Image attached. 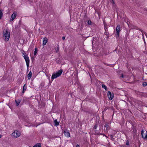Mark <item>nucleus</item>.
I'll return each instance as SVG.
<instances>
[{
  "label": "nucleus",
  "mask_w": 147,
  "mask_h": 147,
  "mask_svg": "<svg viewBox=\"0 0 147 147\" xmlns=\"http://www.w3.org/2000/svg\"><path fill=\"white\" fill-rule=\"evenodd\" d=\"M105 127L106 128L105 129V128L104 129L105 131H108L109 129V124L108 123H106L105 125Z\"/></svg>",
  "instance_id": "obj_11"
},
{
  "label": "nucleus",
  "mask_w": 147,
  "mask_h": 147,
  "mask_svg": "<svg viewBox=\"0 0 147 147\" xmlns=\"http://www.w3.org/2000/svg\"><path fill=\"white\" fill-rule=\"evenodd\" d=\"M64 134L66 137L67 138L70 137V135L69 132L67 131V130H65L64 131Z\"/></svg>",
  "instance_id": "obj_10"
},
{
  "label": "nucleus",
  "mask_w": 147,
  "mask_h": 147,
  "mask_svg": "<svg viewBox=\"0 0 147 147\" xmlns=\"http://www.w3.org/2000/svg\"><path fill=\"white\" fill-rule=\"evenodd\" d=\"M63 70L62 69L59 70L58 71L56 72V73L53 74L51 77V78L52 80L57 78L58 77L60 76L63 72Z\"/></svg>",
  "instance_id": "obj_1"
},
{
  "label": "nucleus",
  "mask_w": 147,
  "mask_h": 147,
  "mask_svg": "<svg viewBox=\"0 0 147 147\" xmlns=\"http://www.w3.org/2000/svg\"><path fill=\"white\" fill-rule=\"evenodd\" d=\"M116 37H118L119 36L120 32L121 31L120 26L119 24H118L116 28Z\"/></svg>",
  "instance_id": "obj_6"
},
{
  "label": "nucleus",
  "mask_w": 147,
  "mask_h": 147,
  "mask_svg": "<svg viewBox=\"0 0 147 147\" xmlns=\"http://www.w3.org/2000/svg\"><path fill=\"white\" fill-rule=\"evenodd\" d=\"M3 16V13L1 11V10L0 11V19H1L2 16Z\"/></svg>",
  "instance_id": "obj_20"
},
{
  "label": "nucleus",
  "mask_w": 147,
  "mask_h": 147,
  "mask_svg": "<svg viewBox=\"0 0 147 147\" xmlns=\"http://www.w3.org/2000/svg\"><path fill=\"white\" fill-rule=\"evenodd\" d=\"M37 52V48H36L35 49V50L34 51V55H35L36 54Z\"/></svg>",
  "instance_id": "obj_21"
},
{
  "label": "nucleus",
  "mask_w": 147,
  "mask_h": 147,
  "mask_svg": "<svg viewBox=\"0 0 147 147\" xmlns=\"http://www.w3.org/2000/svg\"><path fill=\"white\" fill-rule=\"evenodd\" d=\"M129 141H127L126 142V144L127 145H129Z\"/></svg>",
  "instance_id": "obj_26"
},
{
  "label": "nucleus",
  "mask_w": 147,
  "mask_h": 147,
  "mask_svg": "<svg viewBox=\"0 0 147 147\" xmlns=\"http://www.w3.org/2000/svg\"><path fill=\"white\" fill-rule=\"evenodd\" d=\"M26 88H27V86H26V84H25L24 85L23 87V91H22L23 93H24L25 92V91L26 90Z\"/></svg>",
  "instance_id": "obj_15"
},
{
  "label": "nucleus",
  "mask_w": 147,
  "mask_h": 147,
  "mask_svg": "<svg viewBox=\"0 0 147 147\" xmlns=\"http://www.w3.org/2000/svg\"><path fill=\"white\" fill-rule=\"evenodd\" d=\"M56 63L57 64H59L61 63V61L59 59L57 61Z\"/></svg>",
  "instance_id": "obj_25"
},
{
  "label": "nucleus",
  "mask_w": 147,
  "mask_h": 147,
  "mask_svg": "<svg viewBox=\"0 0 147 147\" xmlns=\"http://www.w3.org/2000/svg\"><path fill=\"white\" fill-rule=\"evenodd\" d=\"M113 135H111V136L110 137L111 138V137H113Z\"/></svg>",
  "instance_id": "obj_35"
},
{
  "label": "nucleus",
  "mask_w": 147,
  "mask_h": 147,
  "mask_svg": "<svg viewBox=\"0 0 147 147\" xmlns=\"http://www.w3.org/2000/svg\"><path fill=\"white\" fill-rule=\"evenodd\" d=\"M92 22L90 20H88V25H91L92 24Z\"/></svg>",
  "instance_id": "obj_24"
},
{
  "label": "nucleus",
  "mask_w": 147,
  "mask_h": 147,
  "mask_svg": "<svg viewBox=\"0 0 147 147\" xmlns=\"http://www.w3.org/2000/svg\"><path fill=\"white\" fill-rule=\"evenodd\" d=\"M21 101V100L20 99H18V100L16 99L15 100V102L16 104V105L17 106H18Z\"/></svg>",
  "instance_id": "obj_13"
},
{
  "label": "nucleus",
  "mask_w": 147,
  "mask_h": 147,
  "mask_svg": "<svg viewBox=\"0 0 147 147\" xmlns=\"http://www.w3.org/2000/svg\"><path fill=\"white\" fill-rule=\"evenodd\" d=\"M59 50V48L58 47H57V48L56 49V52H57Z\"/></svg>",
  "instance_id": "obj_27"
},
{
  "label": "nucleus",
  "mask_w": 147,
  "mask_h": 147,
  "mask_svg": "<svg viewBox=\"0 0 147 147\" xmlns=\"http://www.w3.org/2000/svg\"><path fill=\"white\" fill-rule=\"evenodd\" d=\"M20 135V132L17 130L15 131L12 134V136L15 138L18 137Z\"/></svg>",
  "instance_id": "obj_5"
},
{
  "label": "nucleus",
  "mask_w": 147,
  "mask_h": 147,
  "mask_svg": "<svg viewBox=\"0 0 147 147\" xmlns=\"http://www.w3.org/2000/svg\"><path fill=\"white\" fill-rule=\"evenodd\" d=\"M3 37L5 38V40L8 41L10 36V33L7 29L4 30L3 32Z\"/></svg>",
  "instance_id": "obj_2"
},
{
  "label": "nucleus",
  "mask_w": 147,
  "mask_h": 147,
  "mask_svg": "<svg viewBox=\"0 0 147 147\" xmlns=\"http://www.w3.org/2000/svg\"><path fill=\"white\" fill-rule=\"evenodd\" d=\"M2 136L1 135H0V138Z\"/></svg>",
  "instance_id": "obj_34"
},
{
  "label": "nucleus",
  "mask_w": 147,
  "mask_h": 147,
  "mask_svg": "<svg viewBox=\"0 0 147 147\" xmlns=\"http://www.w3.org/2000/svg\"><path fill=\"white\" fill-rule=\"evenodd\" d=\"M111 2L113 3V4H115L114 1L113 0H111Z\"/></svg>",
  "instance_id": "obj_29"
},
{
  "label": "nucleus",
  "mask_w": 147,
  "mask_h": 147,
  "mask_svg": "<svg viewBox=\"0 0 147 147\" xmlns=\"http://www.w3.org/2000/svg\"><path fill=\"white\" fill-rule=\"evenodd\" d=\"M76 147H80V146L78 144H77L76 145Z\"/></svg>",
  "instance_id": "obj_32"
},
{
  "label": "nucleus",
  "mask_w": 147,
  "mask_h": 147,
  "mask_svg": "<svg viewBox=\"0 0 147 147\" xmlns=\"http://www.w3.org/2000/svg\"><path fill=\"white\" fill-rule=\"evenodd\" d=\"M143 86L145 87L147 85V82H144L142 84Z\"/></svg>",
  "instance_id": "obj_23"
},
{
  "label": "nucleus",
  "mask_w": 147,
  "mask_h": 147,
  "mask_svg": "<svg viewBox=\"0 0 147 147\" xmlns=\"http://www.w3.org/2000/svg\"><path fill=\"white\" fill-rule=\"evenodd\" d=\"M97 125H95L94 127V129H96L97 128Z\"/></svg>",
  "instance_id": "obj_28"
},
{
  "label": "nucleus",
  "mask_w": 147,
  "mask_h": 147,
  "mask_svg": "<svg viewBox=\"0 0 147 147\" xmlns=\"http://www.w3.org/2000/svg\"><path fill=\"white\" fill-rule=\"evenodd\" d=\"M65 39V36H63L62 37V39H63V40H64Z\"/></svg>",
  "instance_id": "obj_31"
},
{
  "label": "nucleus",
  "mask_w": 147,
  "mask_h": 147,
  "mask_svg": "<svg viewBox=\"0 0 147 147\" xmlns=\"http://www.w3.org/2000/svg\"><path fill=\"white\" fill-rule=\"evenodd\" d=\"M121 78H123V74H122L121 75V76H120Z\"/></svg>",
  "instance_id": "obj_30"
},
{
  "label": "nucleus",
  "mask_w": 147,
  "mask_h": 147,
  "mask_svg": "<svg viewBox=\"0 0 147 147\" xmlns=\"http://www.w3.org/2000/svg\"><path fill=\"white\" fill-rule=\"evenodd\" d=\"M23 56L26 61L27 66V67H28L29 65L30 59L28 55L26 53H23Z\"/></svg>",
  "instance_id": "obj_3"
},
{
  "label": "nucleus",
  "mask_w": 147,
  "mask_h": 147,
  "mask_svg": "<svg viewBox=\"0 0 147 147\" xmlns=\"http://www.w3.org/2000/svg\"><path fill=\"white\" fill-rule=\"evenodd\" d=\"M105 65H107L108 66H110V65H110L109 64H106V63H105Z\"/></svg>",
  "instance_id": "obj_33"
},
{
  "label": "nucleus",
  "mask_w": 147,
  "mask_h": 147,
  "mask_svg": "<svg viewBox=\"0 0 147 147\" xmlns=\"http://www.w3.org/2000/svg\"><path fill=\"white\" fill-rule=\"evenodd\" d=\"M48 41V39L46 37L43 38L42 45L43 46L45 45Z\"/></svg>",
  "instance_id": "obj_9"
},
{
  "label": "nucleus",
  "mask_w": 147,
  "mask_h": 147,
  "mask_svg": "<svg viewBox=\"0 0 147 147\" xmlns=\"http://www.w3.org/2000/svg\"><path fill=\"white\" fill-rule=\"evenodd\" d=\"M32 72L31 71H30L27 75V78L28 80H30V79L32 77Z\"/></svg>",
  "instance_id": "obj_12"
},
{
  "label": "nucleus",
  "mask_w": 147,
  "mask_h": 147,
  "mask_svg": "<svg viewBox=\"0 0 147 147\" xmlns=\"http://www.w3.org/2000/svg\"><path fill=\"white\" fill-rule=\"evenodd\" d=\"M55 126H57L59 124V122L57 121V119H56L54 121Z\"/></svg>",
  "instance_id": "obj_14"
},
{
  "label": "nucleus",
  "mask_w": 147,
  "mask_h": 147,
  "mask_svg": "<svg viewBox=\"0 0 147 147\" xmlns=\"http://www.w3.org/2000/svg\"><path fill=\"white\" fill-rule=\"evenodd\" d=\"M41 144L40 143H38L36 144L33 147H40Z\"/></svg>",
  "instance_id": "obj_17"
},
{
  "label": "nucleus",
  "mask_w": 147,
  "mask_h": 147,
  "mask_svg": "<svg viewBox=\"0 0 147 147\" xmlns=\"http://www.w3.org/2000/svg\"><path fill=\"white\" fill-rule=\"evenodd\" d=\"M102 88H104L105 90H107V86L104 84H102Z\"/></svg>",
  "instance_id": "obj_19"
},
{
  "label": "nucleus",
  "mask_w": 147,
  "mask_h": 147,
  "mask_svg": "<svg viewBox=\"0 0 147 147\" xmlns=\"http://www.w3.org/2000/svg\"><path fill=\"white\" fill-rule=\"evenodd\" d=\"M107 95L109 100H111L113 99L114 95L111 92L109 91L107 93Z\"/></svg>",
  "instance_id": "obj_7"
},
{
  "label": "nucleus",
  "mask_w": 147,
  "mask_h": 147,
  "mask_svg": "<svg viewBox=\"0 0 147 147\" xmlns=\"http://www.w3.org/2000/svg\"><path fill=\"white\" fill-rule=\"evenodd\" d=\"M142 36H143V38H144V35H143H143H142Z\"/></svg>",
  "instance_id": "obj_37"
},
{
  "label": "nucleus",
  "mask_w": 147,
  "mask_h": 147,
  "mask_svg": "<svg viewBox=\"0 0 147 147\" xmlns=\"http://www.w3.org/2000/svg\"><path fill=\"white\" fill-rule=\"evenodd\" d=\"M16 13L14 12L11 15V18L10 19V21H12L16 17Z\"/></svg>",
  "instance_id": "obj_8"
},
{
  "label": "nucleus",
  "mask_w": 147,
  "mask_h": 147,
  "mask_svg": "<svg viewBox=\"0 0 147 147\" xmlns=\"http://www.w3.org/2000/svg\"><path fill=\"white\" fill-rule=\"evenodd\" d=\"M141 134L142 137L144 140H146L147 139V131L142 129L141 132Z\"/></svg>",
  "instance_id": "obj_4"
},
{
  "label": "nucleus",
  "mask_w": 147,
  "mask_h": 147,
  "mask_svg": "<svg viewBox=\"0 0 147 147\" xmlns=\"http://www.w3.org/2000/svg\"><path fill=\"white\" fill-rule=\"evenodd\" d=\"M105 34L107 36H108L109 35V34L108 30L105 31Z\"/></svg>",
  "instance_id": "obj_22"
},
{
  "label": "nucleus",
  "mask_w": 147,
  "mask_h": 147,
  "mask_svg": "<svg viewBox=\"0 0 147 147\" xmlns=\"http://www.w3.org/2000/svg\"><path fill=\"white\" fill-rule=\"evenodd\" d=\"M133 131L134 133L136 134L137 130L135 127H133L132 128Z\"/></svg>",
  "instance_id": "obj_18"
},
{
  "label": "nucleus",
  "mask_w": 147,
  "mask_h": 147,
  "mask_svg": "<svg viewBox=\"0 0 147 147\" xmlns=\"http://www.w3.org/2000/svg\"><path fill=\"white\" fill-rule=\"evenodd\" d=\"M104 28L105 31L108 30V27L107 24L104 23Z\"/></svg>",
  "instance_id": "obj_16"
},
{
  "label": "nucleus",
  "mask_w": 147,
  "mask_h": 147,
  "mask_svg": "<svg viewBox=\"0 0 147 147\" xmlns=\"http://www.w3.org/2000/svg\"><path fill=\"white\" fill-rule=\"evenodd\" d=\"M103 136H106V137H107V136L105 135V134H104Z\"/></svg>",
  "instance_id": "obj_36"
}]
</instances>
